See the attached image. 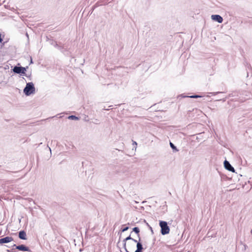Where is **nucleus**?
Instances as JSON below:
<instances>
[{
  "mask_svg": "<svg viewBox=\"0 0 252 252\" xmlns=\"http://www.w3.org/2000/svg\"><path fill=\"white\" fill-rule=\"evenodd\" d=\"M28 67V66L23 67L21 65L20 63H18L17 65H15L14 67L11 69V71L14 74H19L20 76H27L26 71Z\"/></svg>",
  "mask_w": 252,
  "mask_h": 252,
  "instance_id": "f257e3e1",
  "label": "nucleus"
},
{
  "mask_svg": "<svg viewBox=\"0 0 252 252\" xmlns=\"http://www.w3.org/2000/svg\"><path fill=\"white\" fill-rule=\"evenodd\" d=\"M23 93L26 96H30L35 93V88L32 82L27 83L26 87L23 90Z\"/></svg>",
  "mask_w": 252,
  "mask_h": 252,
  "instance_id": "f03ea898",
  "label": "nucleus"
},
{
  "mask_svg": "<svg viewBox=\"0 0 252 252\" xmlns=\"http://www.w3.org/2000/svg\"><path fill=\"white\" fill-rule=\"evenodd\" d=\"M159 225L160 227V233L162 235H167L170 232V227L167 222L164 220L159 221Z\"/></svg>",
  "mask_w": 252,
  "mask_h": 252,
  "instance_id": "7ed1b4c3",
  "label": "nucleus"
},
{
  "mask_svg": "<svg viewBox=\"0 0 252 252\" xmlns=\"http://www.w3.org/2000/svg\"><path fill=\"white\" fill-rule=\"evenodd\" d=\"M12 247H15L16 249L18 250L19 251H22V252H31V250L27 246L21 244L19 245H16V244H14L12 246Z\"/></svg>",
  "mask_w": 252,
  "mask_h": 252,
  "instance_id": "20e7f679",
  "label": "nucleus"
},
{
  "mask_svg": "<svg viewBox=\"0 0 252 252\" xmlns=\"http://www.w3.org/2000/svg\"><path fill=\"white\" fill-rule=\"evenodd\" d=\"M223 166H224V168L226 170H227L229 171L233 172V173L235 172V170L234 168L231 165L230 162L226 159H225L223 161Z\"/></svg>",
  "mask_w": 252,
  "mask_h": 252,
  "instance_id": "39448f33",
  "label": "nucleus"
},
{
  "mask_svg": "<svg viewBox=\"0 0 252 252\" xmlns=\"http://www.w3.org/2000/svg\"><path fill=\"white\" fill-rule=\"evenodd\" d=\"M55 47L57 48L62 53L64 54L65 52H67L68 51V48L65 44L63 45H61V43H59V44H56L55 45Z\"/></svg>",
  "mask_w": 252,
  "mask_h": 252,
  "instance_id": "423d86ee",
  "label": "nucleus"
},
{
  "mask_svg": "<svg viewBox=\"0 0 252 252\" xmlns=\"http://www.w3.org/2000/svg\"><path fill=\"white\" fill-rule=\"evenodd\" d=\"M136 250L134 252H143L144 248H143L141 237L138 239L137 244H136Z\"/></svg>",
  "mask_w": 252,
  "mask_h": 252,
  "instance_id": "0eeeda50",
  "label": "nucleus"
},
{
  "mask_svg": "<svg viewBox=\"0 0 252 252\" xmlns=\"http://www.w3.org/2000/svg\"><path fill=\"white\" fill-rule=\"evenodd\" d=\"M12 241H13V238L12 237L6 236L0 239V244L2 245L4 244L8 243Z\"/></svg>",
  "mask_w": 252,
  "mask_h": 252,
  "instance_id": "6e6552de",
  "label": "nucleus"
},
{
  "mask_svg": "<svg viewBox=\"0 0 252 252\" xmlns=\"http://www.w3.org/2000/svg\"><path fill=\"white\" fill-rule=\"evenodd\" d=\"M211 19L213 21L217 22L219 23H221L223 22L222 17L218 14L212 15Z\"/></svg>",
  "mask_w": 252,
  "mask_h": 252,
  "instance_id": "1a4fd4ad",
  "label": "nucleus"
},
{
  "mask_svg": "<svg viewBox=\"0 0 252 252\" xmlns=\"http://www.w3.org/2000/svg\"><path fill=\"white\" fill-rule=\"evenodd\" d=\"M18 237L23 240H27L26 232L25 230H22L18 232Z\"/></svg>",
  "mask_w": 252,
  "mask_h": 252,
  "instance_id": "9d476101",
  "label": "nucleus"
},
{
  "mask_svg": "<svg viewBox=\"0 0 252 252\" xmlns=\"http://www.w3.org/2000/svg\"><path fill=\"white\" fill-rule=\"evenodd\" d=\"M129 227L128 226H126V225H123L122 227L121 228L120 231L118 232V234H120V235H121L122 232H124L127 231L129 229ZM121 238V236H120L119 241L117 243V245H118L119 243H120Z\"/></svg>",
  "mask_w": 252,
  "mask_h": 252,
  "instance_id": "9b49d317",
  "label": "nucleus"
},
{
  "mask_svg": "<svg viewBox=\"0 0 252 252\" xmlns=\"http://www.w3.org/2000/svg\"><path fill=\"white\" fill-rule=\"evenodd\" d=\"M133 232H134L138 236V239H139V237H140V229L138 227H134L132 228V230L131 232V233H132Z\"/></svg>",
  "mask_w": 252,
  "mask_h": 252,
  "instance_id": "f8f14e48",
  "label": "nucleus"
},
{
  "mask_svg": "<svg viewBox=\"0 0 252 252\" xmlns=\"http://www.w3.org/2000/svg\"><path fill=\"white\" fill-rule=\"evenodd\" d=\"M169 145H170L171 148L173 150V152H177L179 151V150L177 148L176 146H175V145L173 143H172L171 141H170V142H169Z\"/></svg>",
  "mask_w": 252,
  "mask_h": 252,
  "instance_id": "ddd939ff",
  "label": "nucleus"
},
{
  "mask_svg": "<svg viewBox=\"0 0 252 252\" xmlns=\"http://www.w3.org/2000/svg\"><path fill=\"white\" fill-rule=\"evenodd\" d=\"M67 118L69 120H79V118L76 116L75 115H69Z\"/></svg>",
  "mask_w": 252,
  "mask_h": 252,
  "instance_id": "4468645a",
  "label": "nucleus"
},
{
  "mask_svg": "<svg viewBox=\"0 0 252 252\" xmlns=\"http://www.w3.org/2000/svg\"><path fill=\"white\" fill-rule=\"evenodd\" d=\"M127 240H126V238L125 239H124L123 241V248L124 249L125 251L126 252H129V251L127 250V249H126V242Z\"/></svg>",
  "mask_w": 252,
  "mask_h": 252,
  "instance_id": "2eb2a0df",
  "label": "nucleus"
},
{
  "mask_svg": "<svg viewBox=\"0 0 252 252\" xmlns=\"http://www.w3.org/2000/svg\"><path fill=\"white\" fill-rule=\"evenodd\" d=\"M99 5H100L98 4V2H96L94 5L93 6L91 10L89 12H90L91 11V14H92L94 9Z\"/></svg>",
  "mask_w": 252,
  "mask_h": 252,
  "instance_id": "dca6fc26",
  "label": "nucleus"
},
{
  "mask_svg": "<svg viewBox=\"0 0 252 252\" xmlns=\"http://www.w3.org/2000/svg\"><path fill=\"white\" fill-rule=\"evenodd\" d=\"M202 97V96L201 95H198V94H194V95L189 96V98H200V97Z\"/></svg>",
  "mask_w": 252,
  "mask_h": 252,
  "instance_id": "f3484780",
  "label": "nucleus"
},
{
  "mask_svg": "<svg viewBox=\"0 0 252 252\" xmlns=\"http://www.w3.org/2000/svg\"><path fill=\"white\" fill-rule=\"evenodd\" d=\"M144 222L146 223V225L149 227V229L151 230L152 234H154V231L153 230L152 227L148 224V222L146 221V220H144Z\"/></svg>",
  "mask_w": 252,
  "mask_h": 252,
  "instance_id": "a211bd4d",
  "label": "nucleus"
},
{
  "mask_svg": "<svg viewBox=\"0 0 252 252\" xmlns=\"http://www.w3.org/2000/svg\"><path fill=\"white\" fill-rule=\"evenodd\" d=\"M50 44L52 45H53L55 47V45L56 44H58L57 42L55 40H54L53 39H51L49 42Z\"/></svg>",
  "mask_w": 252,
  "mask_h": 252,
  "instance_id": "6ab92c4d",
  "label": "nucleus"
},
{
  "mask_svg": "<svg viewBox=\"0 0 252 252\" xmlns=\"http://www.w3.org/2000/svg\"><path fill=\"white\" fill-rule=\"evenodd\" d=\"M246 63H247V65L246 67L252 71V67L250 63H249L248 62H246Z\"/></svg>",
  "mask_w": 252,
  "mask_h": 252,
  "instance_id": "aec40b11",
  "label": "nucleus"
},
{
  "mask_svg": "<svg viewBox=\"0 0 252 252\" xmlns=\"http://www.w3.org/2000/svg\"><path fill=\"white\" fill-rule=\"evenodd\" d=\"M7 42V41H1V42H0V48H2L5 45V44Z\"/></svg>",
  "mask_w": 252,
  "mask_h": 252,
  "instance_id": "412c9836",
  "label": "nucleus"
},
{
  "mask_svg": "<svg viewBox=\"0 0 252 252\" xmlns=\"http://www.w3.org/2000/svg\"><path fill=\"white\" fill-rule=\"evenodd\" d=\"M133 143H132V145H133V148H135V149H136V147H137V143L136 142L134 141H132Z\"/></svg>",
  "mask_w": 252,
  "mask_h": 252,
  "instance_id": "4be33fe9",
  "label": "nucleus"
},
{
  "mask_svg": "<svg viewBox=\"0 0 252 252\" xmlns=\"http://www.w3.org/2000/svg\"><path fill=\"white\" fill-rule=\"evenodd\" d=\"M131 233H130V235H129L128 236H127V237H126V240H127V241H128V240H132L133 238H132V237H131Z\"/></svg>",
  "mask_w": 252,
  "mask_h": 252,
  "instance_id": "5701e85b",
  "label": "nucleus"
},
{
  "mask_svg": "<svg viewBox=\"0 0 252 252\" xmlns=\"http://www.w3.org/2000/svg\"><path fill=\"white\" fill-rule=\"evenodd\" d=\"M189 95H184L183 94H180L178 96V97H181L182 98L189 97Z\"/></svg>",
  "mask_w": 252,
  "mask_h": 252,
  "instance_id": "b1692460",
  "label": "nucleus"
},
{
  "mask_svg": "<svg viewBox=\"0 0 252 252\" xmlns=\"http://www.w3.org/2000/svg\"><path fill=\"white\" fill-rule=\"evenodd\" d=\"M220 93H222V92H212V93H210V94H212L213 95H216L217 94H220Z\"/></svg>",
  "mask_w": 252,
  "mask_h": 252,
  "instance_id": "393cba45",
  "label": "nucleus"
},
{
  "mask_svg": "<svg viewBox=\"0 0 252 252\" xmlns=\"http://www.w3.org/2000/svg\"><path fill=\"white\" fill-rule=\"evenodd\" d=\"M14 247H13V248L11 250H7V252H15V250L16 249L15 248H14Z\"/></svg>",
  "mask_w": 252,
  "mask_h": 252,
  "instance_id": "a878e982",
  "label": "nucleus"
},
{
  "mask_svg": "<svg viewBox=\"0 0 252 252\" xmlns=\"http://www.w3.org/2000/svg\"><path fill=\"white\" fill-rule=\"evenodd\" d=\"M4 35H3V36H2V34H1V33L0 32V43L1 42V41H3V37H4Z\"/></svg>",
  "mask_w": 252,
  "mask_h": 252,
  "instance_id": "bb28decb",
  "label": "nucleus"
},
{
  "mask_svg": "<svg viewBox=\"0 0 252 252\" xmlns=\"http://www.w3.org/2000/svg\"><path fill=\"white\" fill-rule=\"evenodd\" d=\"M227 98V97H225V98H222V99H218V100H219V101H222L223 102H225Z\"/></svg>",
  "mask_w": 252,
  "mask_h": 252,
  "instance_id": "cd10ccee",
  "label": "nucleus"
},
{
  "mask_svg": "<svg viewBox=\"0 0 252 252\" xmlns=\"http://www.w3.org/2000/svg\"><path fill=\"white\" fill-rule=\"evenodd\" d=\"M46 40L47 41H49L50 42V40H51V39L50 38L49 36H46Z\"/></svg>",
  "mask_w": 252,
  "mask_h": 252,
  "instance_id": "c85d7f7f",
  "label": "nucleus"
},
{
  "mask_svg": "<svg viewBox=\"0 0 252 252\" xmlns=\"http://www.w3.org/2000/svg\"><path fill=\"white\" fill-rule=\"evenodd\" d=\"M33 63V61H32V57H30V65L31 64H32Z\"/></svg>",
  "mask_w": 252,
  "mask_h": 252,
  "instance_id": "c756f323",
  "label": "nucleus"
},
{
  "mask_svg": "<svg viewBox=\"0 0 252 252\" xmlns=\"http://www.w3.org/2000/svg\"><path fill=\"white\" fill-rule=\"evenodd\" d=\"M27 77L29 78L30 80H31V74H30L29 75L27 74V76H26Z\"/></svg>",
  "mask_w": 252,
  "mask_h": 252,
  "instance_id": "7c9ffc66",
  "label": "nucleus"
},
{
  "mask_svg": "<svg viewBox=\"0 0 252 252\" xmlns=\"http://www.w3.org/2000/svg\"><path fill=\"white\" fill-rule=\"evenodd\" d=\"M133 242H134V243H136V244H137V243H138V240H136V239H134L133 238L132 240Z\"/></svg>",
  "mask_w": 252,
  "mask_h": 252,
  "instance_id": "2f4dec72",
  "label": "nucleus"
},
{
  "mask_svg": "<svg viewBox=\"0 0 252 252\" xmlns=\"http://www.w3.org/2000/svg\"><path fill=\"white\" fill-rule=\"evenodd\" d=\"M207 235L208 236V237H213V235H209V232H208Z\"/></svg>",
  "mask_w": 252,
  "mask_h": 252,
  "instance_id": "473e14b6",
  "label": "nucleus"
},
{
  "mask_svg": "<svg viewBox=\"0 0 252 252\" xmlns=\"http://www.w3.org/2000/svg\"><path fill=\"white\" fill-rule=\"evenodd\" d=\"M98 120H97V119L95 120V122H94V124H98Z\"/></svg>",
  "mask_w": 252,
  "mask_h": 252,
  "instance_id": "72a5a7b5",
  "label": "nucleus"
},
{
  "mask_svg": "<svg viewBox=\"0 0 252 252\" xmlns=\"http://www.w3.org/2000/svg\"><path fill=\"white\" fill-rule=\"evenodd\" d=\"M131 248L132 249H134V244H132V246H131Z\"/></svg>",
  "mask_w": 252,
  "mask_h": 252,
  "instance_id": "f704fd0d",
  "label": "nucleus"
},
{
  "mask_svg": "<svg viewBox=\"0 0 252 252\" xmlns=\"http://www.w3.org/2000/svg\"><path fill=\"white\" fill-rule=\"evenodd\" d=\"M246 62H247L246 61H245L244 62V64H245V66H247V63H246Z\"/></svg>",
  "mask_w": 252,
  "mask_h": 252,
  "instance_id": "c9c22d12",
  "label": "nucleus"
},
{
  "mask_svg": "<svg viewBox=\"0 0 252 252\" xmlns=\"http://www.w3.org/2000/svg\"><path fill=\"white\" fill-rule=\"evenodd\" d=\"M26 36H27L28 38H29V34L27 32L26 33Z\"/></svg>",
  "mask_w": 252,
  "mask_h": 252,
  "instance_id": "e433bc0d",
  "label": "nucleus"
},
{
  "mask_svg": "<svg viewBox=\"0 0 252 252\" xmlns=\"http://www.w3.org/2000/svg\"><path fill=\"white\" fill-rule=\"evenodd\" d=\"M232 96V94H229V95H228V97H227V98H228L229 97H230Z\"/></svg>",
  "mask_w": 252,
  "mask_h": 252,
  "instance_id": "4c0bfd02",
  "label": "nucleus"
},
{
  "mask_svg": "<svg viewBox=\"0 0 252 252\" xmlns=\"http://www.w3.org/2000/svg\"><path fill=\"white\" fill-rule=\"evenodd\" d=\"M249 76V72L247 71V77H248Z\"/></svg>",
  "mask_w": 252,
  "mask_h": 252,
  "instance_id": "58836bf2",
  "label": "nucleus"
},
{
  "mask_svg": "<svg viewBox=\"0 0 252 252\" xmlns=\"http://www.w3.org/2000/svg\"><path fill=\"white\" fill-rule=\"evenodd\" d=\"M244 247H245V249H246L247 247H248V246L246 245H244Z\"/></svg>",
  "mask_w": 252,
  "mask_h": 252,
  "instance_id": "ea45409f",
  "label": "nucleus"
},
{
  "mask_svg": "<svg viewBox=\"0 0 252 252\" xmlns=\"http://www.w3.org/2000/svg\"><path fill=\"white\" fill-rule=\"evenodd\" d=\"M155 241H156V238H155L154 239V243H153V244H155Z\"/></svg>",
  "mask_w": 252,
  "mask_h": 252,
  "instance_id": "a19ab883",
  "label": "nucleus"
},
{
  "mask_svg": "<svg viewBox=\"0 0 252 252\" xmlns=\"http://www.w3.org/2000/svg\"><path fill=\"white\" fill-rule=\"evenodd\" d=\"M49 150H50V152H51V148H49Z\"/></svg>",
  "mask_w": 252,
  "mask_h": 252,
  "instance_id": "79ce46f5",
  "label": "nucleus"
},
{
  "mask_svg": "<svg viewBox=\"0 0 252 252\" xmlns=\"http://www.w3.org/2000/svg\"><path fill=\"white\" fill-rule=\"evenodd\" d=\"M120 252H123L121 250H120Z\"/></svg>",
  "mask_w": 252,
  "mask_h": 252,
  "instance_id": "37998d69",
  "label": "nucleus"
}]
</instances>
